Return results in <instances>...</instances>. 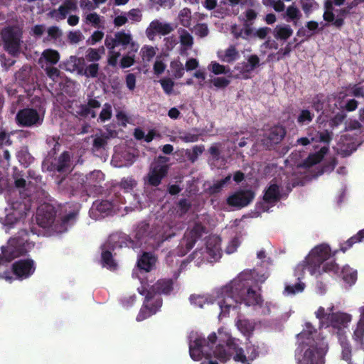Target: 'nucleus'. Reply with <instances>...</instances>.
Here are the masks:
<instances>
[{
	"mask_svg": "<svg viewBox=\"0 0 364 364\" xmlns=\"http://www.w3.org/2000/svg\"><path fill=\"white\" fill-rule=\"evenodd\" d=\"M250 275L241 273L229 284L221 288L217 302L220 309V316H226L231 308L244 304L247 306H261L263 300L259 294L251 288Z\"/></svg>",
	"mask_w": 364,
	"mask_h": 364,
	"instance_id": "1",
	"label": "nucleus"
},
{
	"mask_svg": "<svg viewBox=\"0 0 364 364\" xmlns=\"http://www.w3.org/2000/svg\"><path fill=\"white\" fill-rule=\"evenodd\" d=\"M32 247L33 244L28 242L25 238L9 240L8 245L0 250V278L11 282L14 279L22 280L31 277L36 270L35 263L31 259L15 262L12 265L11 272L5 270L4 264L26 252Z\"/></svg>",
	"mask_w": 364,
	"mask_h": 364,
	"instance_id": "2",
	"label": "nucleus"
},
{
	"mask_svg": "<svg viewBox=\"0 0 364 364\" xmlns=\"http://www.w3.org/2000/svg\"><path fill=\"white\" fill-rule=\"evenodd\" d=\"M218 337L215 333H210L207 338L197 333H192L189 337V353L194 360L205 359L200 364H218L213 360L214 357L221 362H226L232 357L226 344L216 345Z\"/></svg>",
	"mask_w": 364,
	"mask_h": 364,
	"instance_id": "3",
	"label": "nucleus"
},
{
	"mask_svg": "<svg viewBox=\"0 0 364 364\" xmlns=\"http://www.w3.org/2000/svg\"><path fill=\"white\" fill-rule=\"evenodd\" d=\"M298 337L304 345L309 346L298 364H325L327 344L323 339L316 338L317 331L310 323H306L305 328Z\"/></svg>",
	"mask_w": 364,
	"mask_h": 364,
	"instance_id": "4",
	"label": "nucleus"
},
{
	"mask_svg": "<svg viewBox=\"0 0 364 364\" xmlns=\"http://www.w3.org/2000/svg\"><path fill=\"white\" fill-rule=\"evenodd\" d=\"M77 213V211L75 210L70 211L63 216L60 221L54 223V208L50 204L44 203L38 208L36 220L37 224L42 228L51 227L55 232L61 233L75 223Z\"/></svg>",
	"mask_w": 364,
	"mask_h": 364,
	"instance_id": "5",
	"label": "nucleus"
},
{
	"mask_svg": "<svg viewBox=\"0 0 364 364\" xmlns=\"http://www.w3.org/2000/svg\"><path fill=\"white\" fill-rule=\"evenodd\" d=\"M105 45L109 50L108 64L112 66H116L121 53L117 51L118 46L122 47L123 50H132L138 51L139 46L133 39L132 35L129 32L120 31L116 32L114 36L107 35L105 40Z\"/></svg>",
	"mask_w": 364,
	"mask_h": 364,
	"instance_id": "6",
	"label": "nucleus"
},
{
	"mask_svg": "<svg viewBox=\"0 0 364 364\" xmlns=\"http://www.w3.org/2000/svg\"><path fill=\"white\" fill-rule=\"evenodd\" d=\"M173 289V284L171 279L159 280L152 287L151 290L148 291L144 306L141 309L136 320L143 321L150 316L156 314L161 306V300L157 296L154 298L153 293L168 294Z\"/></svg>",
	"mask_w": 364,
	"mask_h": 364,
	"instance_id": "7",
	"label": "nucleus"
},
{
	"mask_svg": "<svg viewBox=\"0 0 364 364\" xmlns=\"http://www.w3.org/2000/svg\"><path fill=\"white\" fill-rule=\"evenodd\" d=\"M30 210V200L26 199L23 201L16 200L5 208V215L1 218V222L6 232L19 224Z\"/></svg>",
	"mask_w": 364,
	"mask_h": 364,
	"instance_id": "8",
	"label": "nucleus"
},
{
	"mask_svg": "<svg viewBox=\"0 0 364 364\" xmlns=\"http://www.w3.org/2000/svg\"><path fill=\"white\" fill-rule=\"evenodd\" d=\"M226 347L228 350L232 353V355L235 353L233 360L235 362H240L242 364H250V361H253L259 355V346L252 343L250 340L246 343L245 348L247 357L245 354L243 348L239 346L235 339L233 338H228Z\"/></svg>",
	"mask_w": 364,
	"mask_h": 364,
	"instance_id": "9",
	"label": "nucleus"
},
{
	"mask_svg": "<svg viewBox=\"0 0 364 364\" xmlns=\"http://www.w3.org/2000/svg\"><path fill=\"white\" fill-rule=\"evenodd\" d=\"M331 256V250L328 245L321 244L315 247L306 258V269L314 274L319 272L321 265Z\"/></svg>",
	"mask_w": 364,
	"mask_h": 364,
	"instance_id": "10",
	"label": "nucleus"
},
{
	"mask_svg": "<svg viewBox=\"0 0 364 364\" xmlns=\"http://www.w3.org/2000/svg\"><path fill=\"white\" fill-rule=\"evenodd\" d=\"M21 29L18 26L8 27L2 31V38L6 50L16 55L23 50V43L21 41Z\"/></svg>",
	"mask_w": 364,
	"mask_h": 364,
	"instance_id": "11",
	"label": "nucleus"
},
{
	"mask_svg": "<svg viewBox=\"0 0 364 364\" xmlns=\"http://www.w3.org/2000/svg\"><path fill=\"white\" fill-rule=\"evenodd\" d=\"M255 197V193L250 188H240L231 193L226 203L231 208L242 209L250 205Z\"/></svg>",
	"mask_w": 364,
	"mask_h": 364,
	"instance_id": "12",
	"label": "nucleus"
},
{
	"mask_svg": "<svg viewBox=\"0 0 364 364\" xmlns=\"http://www.w3.org/2000/svg\"><path fill=\"white\" fill-rule=\"evenodd\" d=\"M166 158L160 157L151 164L150 171L146 178V182L153 186H157L167 173L168 166L166 164Z\"/></svg>",
	"mask_w": 364,
	"mask_h": 364,
	"instance_id": "13",
	"label": "nucleus"
},
{
	"mask_svg": "<svg viewBox=\"0 0 364 364\" xmlns=\"http://www.w3.org/2000/svg\"><path fill=\"white\" fill-rule=\"evenodd\" d=\"M121 208L116 203L109 200L96 201L90 210V215L95 220L103 218L112 213H120Z\"/></svg>",
	"mask_w": 364,
	"mask_h": 364,
	"instance_id": "14",
	"label": "nucleus"
},
{
	"mask_svg": "<svg viewBox=\"0 0 364 364\" xmlns=\"http://www.w3.org/2000/svg\"><path fill=\"white\" fill-rule=\"evenodd\" d=\"M16 119L22 126H38L43 122V113L33 109H24L17 114Z\"/></svg>",
	"mask_w": 364,
	"mask_h": 364,
	"instance_id": "15",
	"label": "nucleus"
},
{
	"mask_svg": "<svg viewBox=\"0 0 364 364\" xmlns=\"http://www.w3.org/2000/svg\"><path fill=\"white\" fill-rule=\"evenodd\" d=\"M286 129L284 127L276 125L271 127L264 134L262 142L268 149H272L274 146L279 144L286 136Z\"/></svg>",
	"mask_w": 364,
	"mask_h": 364,
	"instance_id": "16",
	"label": "nucleus"
},
{
	"mask_svg": "<svg viewBox=\"0 0 364 364\" xmlns=\"http://www.w3.org/2000/svg\"><path fill=\"white\" fill-rule=\"evenodd\" d=\"M259 65V58L255 55L248 57L247 62L238 63L235 69L240 72L244 79H248L250 73Z\"/></svg>",
	"mask_w": 364,
	"mask_h": 364,
	"instance_id": "17",
	"label": "nucleus"
},
{
	"mask_svg": "<svg viewBox=\"0 0 364 364\" xmlns=\"http://www.w3.org/2000/svg\"><path fill=\"white\" fill-rule=\"evenodd\" d=\"M205 228L200 223H196L193 228L186 235H183V240L186 239V248L190 251L195 243L199 240L205 232Z\"/></svg>",
	"mask_w": 364,
	"mask_h": 364,
	"instance_id": "18",
	"label": "nucleus"
},
{
	"mask_svg": "<svg viewBox=\"0 0 364 364\" xmlns=\"http://www.w3.org/2000/svg\"><path fill=\"white\" fill-rule=\"evenodd\" d=\"M77 4L75 0H65L58 9H54L49 13V16L56 21L65 18L67 15L71 11H75Z\"/></svg>",
	"mask_w": 364,
	"mask_h": 364,
	"instance_id": "19",
	"label": "nucleus"
},
{
	"mask_svg": "<svg viewBox=\"0 0 364 364\" xmlns=\"http://www.w3.org/2000/svg\"><path fill=\"white\" fill-rule=\"evenodd\" d=\"M171 27L169 24L158 20L153 21L146 30V34L150 40H153L156 35H166L170 33Z\"/></svg>",
	"mask_w": 364,
	"mask_h": 364,
	"instance_id": "20",
	"label": "nucleus"
},
{
	"mask_svg": "<svg viewBox=\"0 0 364 364\" xmlns=\"http://www.w3.org/2000/svg\"><path fill=\"white\" fill-rule=\"evenodd\" d=\"M157 258L152 253L144 252L137 260V267L139 271L149 272L155 269Z\"/></svg>",
	"mask_w": 364,
	"mask_h": 364,
	"instance_id": "21",
	"label": "nucleus"
},
{
	"mask_svg": "<svg viewBox=\"0 0 364 364\" xmlns=\"http://www.w3.org/2000/svg\"><path fill=\"white\" fill-rule=\"evenodd\" d=\"M221 240L217 236H210L206 241V250L208 255L217 260L221 257Z\"/></svg>",
	"mask_w": 364,
	"mask_h": 364,
	"instance_id": "22",
	"label": "nucleus"
},
{
	"mask_svg": "<svg viewBox=\"0 0 364 364\" xmlns=\"http://www.w3.org/2000/svg\"><path fill=\"white\" fill-rule=\"evenodd\" d=\"M328 320L330 324L338 330L347 326L348 323L350 321V316L345 313H332L328 315Z\"/></svg>",
	"mask_w": 364,
	"mask_h": 364,
	"instance_id": "23",
	"label": "nucleus"
},
{
	"mask_svg": "<svg viewBox=\"0 0 364 364\" xmlns=\"http://www.w3.org/2000/svg\"><path fill=\"white\" fill-rule=\"evenodd\" d=\"M358 2L355 0L350 3H348L346 6L338 10V17L334 18V20L331 21L332 24L337 28L340 29L344 25L345 18L350 14V10L358 5Z\"/></svg>",
	"mask_w": 364,
	"mask_h": 364,
	"instance_id": "24",
	"label": "nucleus"
},
{
	"mask_svg": "<svg viewBox=\"0 0 364 364\" xmlns=\"http://www.w3.org/2000/svg\"><path fill=\"white\" fill-rule=\"evenodd\" d=\"M346 0H325L324 13L323 18L326 22H331L334 20V6H340L344 4Z\"/></svg>",
	"mask_w": 364,
	"mask_h": 364,
	"instance_id": "25",
	"label": "nucleus"
},
{
	"mask_svg": "<svg viewBox=\"0 0 364 364\" xmlns=\"http://www.w3.org/2000/svg\"><path fill=\"white\" fill-rule=\"evenodd\" d=\"M281 198L279 186L276 183H272L266 189L263 200L267 203H274Z\"/></svg>",
	"mask_w": 364,
	"mask_h": 364,
	"instance_id": "26",
	"label": "nucleus"
},
{
	"mask_svg": "<svg viewBox=\"0 0 364 364\" xmlns=\"http://www.w3.org/2000/svg\"><path fill=\"white\" fill-rule=\"evenodd\" d=\"M134 161V156L130 153H126L124 155L115 152L112 159V164L116 167H122L130 166Z\"/></svg>",
	"mask_w": 364,
	"mask_h": 364,
	"instance_id": "27",
	"label": "nucleus"
},
{
	"mask_svg": "<svg viewBox=\"0 0 364 364\" xmlns=\"http://www.w3.org/2000/svg\"><path fill=\"white\" fill-rule=\"evenodd\" d=\"M338 341L341 347V358L348 362V364H353L351 362L352 346L346 336L339 334Z\"/></svg>",
	"mask_w": 364,
	"mask_h": 364,
	"instance_id": "28",
	"label": "nucleus"
},
{
	"mask_svg": "<svg viewBox=\"0 0 364 364\" xmlns=\"http://www.w3.org/2000/svg\"><path fill=\"white\" fill-rule=\"evenodd\" d=\"M237 326L239 331L244 336L247 337V341H249L250 336L252 335L255 331V323L253 321L246 318L238 319L237 321Z\"/></svg>",
	"mask_w": 364,
	"mask_h": 364,
	"instance_id": "29",
	"label": "nucleus"
},
{
	"mask_svg": "<svg viewBox=\"0 0 364 364\" xmlns=\"http://www.w3.org/2000/svg\"><path fill=\"white\" fill-rule=\"evenodd\" d=\"M60 59V55L58 51L53 49L45 50L39 59L40 63L43 65V63L47 64H56Z\"/></svg>",
	"mask_w": 364,
	"mask_h": 364,
	"instance_id": "30",
	"label": "nucleus"
},
{
	"mask_svg": "<svg viewBox=\"0 0 364 364\" xmlns=\"http://www.w3.org/2000/svg\"><path fill=\"white\" fill-rule=\"evenodd\" d=\"M221 144L220 143L213 144L209 149L208 153L210 154V158L208 159V164L210 166L213 168L218 167V160L220 156V148Z\"/></svg>",
	"mask_w": 364,
	"mask_h": 364,
	"instance_id": "31",
	"label": "nucleus"
},
{
	"mask_svg": "<svg viewBox=\"0 0 364 364\" xmlns=\"http://www.w3.org/2000/svg\"><path fill=\"white\" fill-rule=\"evenodd\" d=\"M83 58H77L75 56H70V58L64 64L65 70L70 72H77L80 75L82 66L83 64Z\"/></svg>",
	"mask_w": 364,
	"mask_h": 364,
	"instance_id": "32",
	"label": "nucleus"
},
{
	"mask_svg": "<svg viewBox=\"0 0 364 364\" xmlns=\"http://www.w3.org/2000/svg\"><path fill=\"white\" fill-rule=\"evenodd\" d=\"M342 278L343 281L352 286L355 284L358 279V272L357 270L353 269L348 265H346L343 267L341 270Z\"/></svg>",
	"mask_w": 364,
	"mask_h": 364,
	"instance_id": "33",
	"label": "nucleus"
},
{
	"mask_svg": "<svg viewBox=\"0 0 364 364\" xmlns=\"http://www.w3.org/2000/svg\"><path fill=\"white\" fill-rule=\"evenodd\" d=\"M292 33L293 30L289 25L277 26L274 31V36L277 40L286 41Z\"/></svg>",
	"mask_w": 364,
	"mask_h": 364,
	"instance_id": "34",
	"label": "nucleus"
},
{
	"mask_svg": "<svg viewBox=\"0 0 364 364\" xmlns=\"http://www.w3.org/2000/svg\"><path fill=\"white\" fill-rule=\"evenodd\" d=\"M364 241V229L360 230L357 234L350 237L341 245V250L343 252L350 249L354 244Z\"/></svg>",
	"mask_w": 364,
	"mask_h": 364,
	"instance_id": "35",
	"label": "nucleus"
},
{
	"mask_svg": "<svg viewBox=\"0 0 364 364\" xmlns=\"http://www.w3.org/2000/svg\"><path fill=\"white\" fill-rule=\"evenodd\" d=\"M286 21L287 22H293L294 26H297L298 21L301 17L299 9L294 4L289 6L286 10Z\"/></svg>",
	"mask_w": 364,
	"mask_h": 364,
	"instance_id": "36",
	"label": "nucleus"
},
{
	"mask_svg": "<svg viewBox=\"0 0 364 364\" xmlns=\"http://www.w3.org/2000/svg\"><path fill=\"white\" fill-rule=\"evenodd\" d=\"M218 58L223 62L232 63L239 58V53L235 46H230L225 51L223 55L220 53L218 54Z\"/></svg>",
	"mask_w": 364,
	"mask_h": 364,
	"instance_id": "37",
	"label": "nucleus"
},
{
	"mask_svg": "<svg viewBox=\"0 0 364 364\" xmlns=\"http://www.w3.org/2000/svg\"><path fill=\"white\" fill-rule=\"evenodd\" d=\"M204 151V145H195L192 149L186 150V156L191 163H194Z\"/></svg>",
	"mask_w": 364,
	"mask_h": 364,
	"instance_id": "38",
	"label": "nucleus"
},
{
	"mask_svg": "<svg viewBox=\"0 0 364 364\" xmlns=\"http://www.w3.org/2000/svg\"><path fill=\"white\" fill-rule=\"evenodd\" d=\"M81 180L82 183H87L90 186H95V184L104 180V174L100 171H95Z\"/></svg>",
	"mask_w": 364,
	"mask_h": 364,
	"instance_id": "39",
	"label": "nucleus"
},
{
	"mask_svg": "<svg viewBox=\"0 0 364 364\" xmlns=\"http://www.w3.org/2000/svg\"><path fill=\"white\" fill-rule=\"evenodd\" d=\"M314 114L311 112L309 109H301L299 113L296 122L299 125H307L313 121Z\"/></svg>",
	"mask_w": 364,
	"mask_h": 364,
	"instance_id": "40",
	"label": "nucleus"
},
{
	"mask_svg": "<svg viewBox=\"0 0 364 364\" xmlns=\"http://www.w3.org/2000/svg\"><path fill=\"white\" fill-rule=\"evenodd\" d=\"M85 23L88 24H91L95 28H101L103 27L104 20L103 18L100 16L96 13H89L86 14L85 16Z\"/></svg>",
	"mask_w": 364,
	"mask_h": 364,
	"instance_id": "41",
	"label": "nucleus"
},
{
	"mask_svg": "<svg viewBox=\"0 0 364 364\" xmlns=\"http://www.w3.org/2000/svg\"><path fill=\"white\" fill-rule=\"evenodd\" d=\"M105 54V48L103 47L96 48H88L86 51L85 58L88 61L95 62L100 60Z\"/></svg>",
	"mask_w": 364,
	"mask_h": 364,
	"instance_id": "42",
	"label": "nucleus"
},
{
	"mask_svg": "<svg viewBox=\"0 0 364 364\" xmlns=\"http://www.w3.org/2000/svg\"><path fill=\"white\" fill-rule=\"evenodd\" d=\"M333 134L328 130L323 132H316L315 134L311 136V141L315 142H323L328 144L332 139Z\"/></svg>",
	"mask_w": 364,
	"mask_h": 364,
	"instance_id": "43",
	"label": "nucleus"
},
{
	"mask_svg": "<svg viewBox=\"0 0 364 364\" xmlns=\"http://www.w3.org/2000/svg\"><path fill=\"white\" fill-rule=\"evenodd\" d=\"M230 178H231V175H228L226 177H225L224 178H222V179L216 181V183H215L213 186H211L208 188L209 194L214 195V194L220 193L221 191V190L223 189V188L224 187V186L225 184H227L230 181Z\"/></svg>",
	"mask_w": 364,
	"mask_h": 364,
	"instance_id": "44",
	"label": "nucleus"
},
{
	"mask_svg": "<svg viewBox=\"0 0 364 364\" xmlns=\"http://www.w3.org/2000/svg\"><path fill=\"white\" fill-rule=\"evenodd\" d=\"M80 75H86L87 77H96L99 70V65L97 63H92L85 67V59H83V64L82 66Z\"/></svg>",
	"mask_w": 364,
	"mask_h": 364,
	"instance_id": "45",
	"label": "nucleus"
},
{
	"mask_svg": "<svg viewBox=\"0 0 364 364\" xmlns=\"http://www.w3.org/2000/svg\"><path fill=\"white\" fill-rule=\"evenodd\" d=\"M102 260L104 267L111 270L116 269L117 263L112 259V254L109 251L105 250L102 252Z\"/></svg>",
	"mask_w": 364,
	"mask_h": 364,
	"instance_id": "46",
	"label": "nucleus"
},
{
	"mask_svg": "<svg viewBox=\"0 0 364 364\" xmlns=\"http://www.w3.org/2000/svg\"><path fill=\"white\" fill-rule=\"evenodd\" d=\"M136 53L137 51L128 50L127 53L122 58L120 66L122 68H127L133 65L135 62V54Z\"/></svg>",
	"mask_w": 364,
	"mask_h": 364,
	"instance_id": "47",
	"label": "nucleus"
},
{
	"mask_svg": "<svg viewBox=\"0 0 364 364\" xmlns=\"http://www.w3.org/2000/svg\"><path fill=\"white\" fill-rule=\"evenodd\" d=\"M100 106V104L97 100H90L87 103V106L83 108L82 113L85 117H90L91 118H94L96 116V113L92 110V109L98 108Z\"/></svg>",
	"mask_w": 364,
	"mask_h": 364,
	"instance_id": "48",
	"label": "nucleus"
},
{
	"mask_svg": "<svg viewBox=\"0 0 364 364\" xmlns=\"http://www.w3.org/2000/svg\"><path fill=\"white\" fill-rule=\"evenodd\" d=\"M306 285L304 283L299 281L296 284L294 285H287L285 287L284 291L288 294H296L297 293L302 292L305 288Z\"/></svg>",
	"mask_w": 364,
	"mask_h": 364,
	"instance_id": "49",
	"label": "nucleus"
},
{
	"mask_svg": "<svg viewBox=\"0 0 364 364\" xmlns=\"http://www.w3.org/2000/svg\"><path fill=\"white\" fill-rule=\"evenodd\" d=\"M126 14L128 17V21L131 23H139L142 18L141 11L137 9H132Z\"/></svg>",
	"mask_w": 364,
	"mask_h": 364,
	"instance_id": "50",
	"label": "nucleus"
},
{
	"mask_svg": "<svg viewBox=\"0 0 364 364\" xmlns=\"http://www.w3.org/2000/svg\"><path fill=\"white\" fill-rule=\"evenodd\" d=\"M323 159V154H310L304 161V165L306 167H311L318 163Z\"/></svg>",
	"mask_w": 364,
	"mask_h": 364,
	"instance_id": "51",
	"label": "nucleus"
},
{
	"mask_svg": "<svg viewBox=\"0 0 364 364\" xmlns=\"http://www.w3.org/2000/svg\"><path fill=\"white\" fill-rule=\"evenodd\" d=\"M141 54L144 60L150 61L156 55V49L152 46H144L141 50Z\"/></svg>",
	"mask_w": 364,
	"mask_h": 364,
	"instance_id": "52",
	"label": "nucleus"
},
{
	"mask_svg": "<svg viewBox=\"0 0 364 364\" xmlns=\"http://www.w3.org/2000/svg\"><path fill=\"white\" fill-rule=\"evenodd\" d=\"M136 185V181L132 177L123 178L120 182V187L125 191L132 190Z\"/></svg>",
	"mask_w": 364,
	"mask_h": 364,
	"instance_id": "53",
	"label": "nucleus"
},
{
	"mask_svg": "<svg viewBox=\"0 0 364 364\" xmlns=\"http://www.w3.org/2000/svg\"><path fill=\"white\" fill-rule=\"evenodd\" d=\"M209 68L215 75L226 74L230 70L229 68L226 70L224 65L217 62H212Z\"/></svg>",
	"mask_w": 364,
	"mask_h": 364,
	"instance_id": "54",
	"label": "nucleus"
},
{
	"mask_svg": "<svg viewBox=\"0 0 364 364\" xmlns=\"http://www.w3.org/2000/svg\"><path fill=\"white\" fill-rule=\"evenodd\" d=\"M70 159V155L67 152L63 153L58 159V164L57 166L58 170L60 171L67 168L68 166Z\"/></svg>",
	"mask_w": 364,
	"mask_h": 364,
	"instance_id": "55",
	"label": "nucleus"
},
{
	"mask_svg": "<svg viewBox=\"0 0 364 364\" xmlns=\"http://www.w3.org/2000/svg\"><path fill=\"white\" fill-rule=\"evenodd\" d=\"M311 104L313 107L316 111H320L323 109V105H324L323 95V94H317L316 95L313 99Z\"/></svg>",
	"mask_w": 364,
	"mask_h": 364,
	"instance_id": "56",
	"label": "nucleus"
},
{
	"mask_svg": "<svg viewBox=\"0 0 364 364\" xmlns=\"http://www.w3.org/2000/svg\"><path fill=\"white\" fill-rule=\"evenodd\" d=\"M112 116V107L109 104H105L100 114V119L102 122H105L110 119Z\"/></svg>",
	"mask_w": 364,
	"mask_h": 364,
	"instance_id": "57",
	"label": "nucleus"
},
{
	"mask_svg": "<svg viewBox=\"0 0 364 364\" xmlns=\"http://www.w3.org/2000/svg\"><path fill=\"white\" fill-rule=\"evenodd\" d=\"M230 81L224 77H217L213 80V85L218 88H225L230 84Z\"/></svg>",
	"mask_w": 364,
	"mask_h": 364,
	"instance_id": "58",
	"label": "nucleus"
},
{
	"mask_svg": "<svg viewBox=\"0 0 364 364\" xmlns=\"http://www.w3.org/2000/svg\"><path fill=\"white\" fill-rule=\"evenodd\" d=\"M267 5L272 6L277 12H282L285 9V5L281 0H268Z\"/></svg>",
	"mask_w": 364,
	"mask_h": 364,
	"instance_id": "59",
	"label": "nucleus"
},
{
	"mask_svg": "<svg viewBox=\"0 0 364 364\" xmlns=\"http://www.w3.org/2000/svg\"><path fill=\"white\" fill-rule=\"evenodd\" d=\"M128 22V17L126 13L121 14L114 17V24L116 27H120L125 25Z\"/></svg>",
	"mask_w": 364,
	"mask_h": 364,
	"instance_id": "60",
	"label": "nucleus"
},
{
	"mask_svg": "<svg viewBox=\"0 0 364 364\" xmlns=\"http://www.w3.org/2000/svg\"><path fill=\"white\" fill-rule=\"evenodd\" d=\"M240 245V241L238 238L234 237L232 239L225 249V252L228 254H232L235 252Z\"/></svg>",
	"mask_w": 364,
	"mask_h": 364,
	"instance_id": "61",
	"label": "nucleus"
},
{
	"mask_svg": "<svg viewBox=\"0 0 364 364\" xmlns=\"http://www.w3.org/2000/svg\"><path fill=\"white\" fill-rule=\"evenodd\" d=\"M346 117V115L343 112L337 113L331 120V125L332 127H338L339 124H341L345 118Z\"/></svg>",
	"mask_w": 364,
	"mask_h": 364,
	"instance_id": "62",
	"label": "nucleus"
},
{
	"mask_svg": "<svg viewBox=\"0 0 364 364\" xmlns=\"http://www.w3.org/2000/svg\"><path fill=\"white\" fill-rule=\"evenodd\" d=\"M104 36V33L100 31H95L91 37L87 40V43L90 45H95L100 41Z\"/></svg>",
	"mask_w": 364,
	"mask_h": 364,
	"instance_id": "63",
	"label": "nucleus"
},
{
	"mask_svg": "<svg viewBox=\"0 0 364 364\" xmlns=\"http://www.w3.org/2000/svg\"><path fill=\"white\" fill-rule=\"evenodd\" d=\"M125 82H126V85H127V88L131 91L134 90L136 87V76H135V75L133 73H129V74L127 75Z\"/></svg>",
	"mask_w": 364,
	"mask_h": 364,
	"instance_id": "64",
	"label": "nucleus"
}]
</instances>
